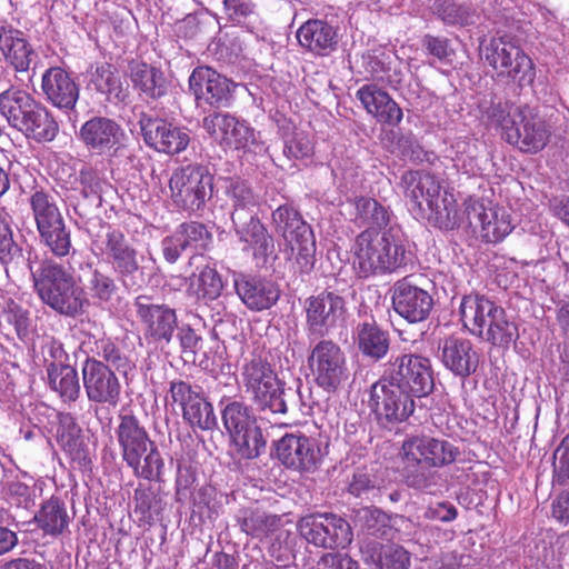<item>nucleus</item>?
Returning <instances> with one entry per match:
<instances>
[{
  "mask_svg": "<svg viewBox=\"0 0 569 569\" xmlns=\"http://www.w3.org/2000/svg\"><path fill=\"white\" fill-rule=\"evenodd\" d=\"M79 177L81 194L84 200L88 201V204L82 206L79 203L78 206H74V210L80 216H86L89 213L90 208H99L102 206L104 196L112 190V187L106 180L100 179L97 173L91 170H81Z\"/></svg>",
  "mask_w": 569,
  "mask_h": 569,
  "instance_id": "obj_50",
  "label": "nucleus"
},
{
  "mask_svg": "<svg viewBox=\"0 0 569 569\" xmlns=\"http://www.w3.org/2000/svg\"><path fill=\"white\" fill-rule=\"evenodd\" d=\"M224 192L231 201V218L239 217L242 213H253L260 203L259 196L252 190L251 186L238 177L226 179Z\"/></svg>",
  "mask_w": 569,
  "mask_h": 569,
  "instance_id": "obj_44",
  "label": "nucleus"
},
{
  "mask_svg": "<svg viewBox=\"0 0 569 569\" xmlns=\"http://www.w3.org/2000/svg\"><path fill=\"white\" fill-rule=\"evenodd\" d=\"M28 202L38 231L63 220L62 213L51 193L43 190H34L30 194Z\"/></svg>",
  "mask_w": 569,
  "mask_h": 569,
  "instance_id": "obj_51",
  "label": "nucleus"
},
{
  "mask_svg": "<svg viewBox=\"0 0 569 569\" xmlns=\"http://www.w3.org/2000/svg\"><path fill=\"white\" fill-rule=\"evenodd\" d=\"M276 456L287 468L315 471L322 458L316 439L302 433H287L276 443Z\"/></svg>",
  "mask_w": 569,
  "mask_h": 569,
  "instance_id": "obj_20",
  "label": "nucleus"
},
{
  "mask_svg": "<svg viewBox=\"0 0 569 569\" xmlns=\"http://www.w3.org/2000/svg\"><path fill=\"white\" fill-rule=\"evenodd\" d=\"M94 353L101 361L123 377H127L134 368V365L124 352L108 338L96 341Z\"/></svg>",
  "mask_w": 569,
  "mask_h": 569,
  "instance_id": "obj_58",
  "label": "nucleus"
},
{
  "mask_svg": "<svg viewBox=\"0 0 569 569\" xmlns=\"http://www.w3.org/2000/svg\"><path fill=\"white\" fill-rule=\"evenodd\" d=\"M368 403L379 426L387 429L407 421L416 410L415 397L383 376L371 385Z\"/></svg>",
  "mask_w": 569,
  "mask_h": 569,
  "instance_id": "obj_12",
  "label": "nucleus"
},
{
  "mask_svg": "<svg viewBox=\"0 0 569 569\" xmlns=\"http://www.w3.org/2000/svg\"><path fill=\"white\" fill-rule=\"evenodd\" d=\"M237 523L241 531L252 538L263 539L273 532L280 522V518L268 513L261 508H242L236 515Z\"/></svg>",
  "mask_w": 569,
  "mask_h": 569,
  "instance_id": "obj_42",
  "label": "nucleus"
},
{
  "mask_svg": "<svg viewBox=\"0 0 569 569\" xmlns=\"http://www.w3.org/2000/svg\"><path fill=\"white\" fill-rule=\"evenodd\" d=\"M189 87L197 102L211 107L226 108L233 100L234 83L210 67L196 68L190 78Z\"/></svg>",
  "mask_w": 569,
  "mask_h": 569,
  "instance_id": "obj_21",
  "label": "nucleus"
},
{
  "mask_svg": "<svg viewBox=\"0 0 569 569\" xmlns=\"http://www.w3.org/2000/svg\"><path fill=\"white\" fill-rule=\"evenodd\" d=\"M519 338L518 327L506 310L499 311L491 329H487L483 340L495 347L509 348Z\"/></svg>",
  "mask_w": 569,
  "mask_h": 569,
  "instance_id": "obj_59",
  "label": "nucleus"
},
{
  "mask_svg": "<svg viewBox=\"0 0 569 569\" xmlns=\"http://www.w3.org/2000/svg\"><path fill=\"white\" fill-rule=\"evenodd\" d=\"M401 451L411 460L417 457L429 467L441 468L453 463L460 456V450L453 443L445 439L428 436L408 437L401 447Z\"/></svg>",
  "mask_w": 569,
  "mask_h": 569,
  "instance_id": "obj_25",
  "label": "nucleus"
},
{
  "mask_svg": "<svg viewBox=\"0 0 569 569\" xmlns=\"http://www.w3.org/2000/svg\"><path fill=\"white\" fill-rule=\"evenodd\" d=\"M89 77V84L93 86L98 92L107 94L109 100L113 99L118 102L126 100L127 90L123 89L121 80L111 64L91 66Z\"/></svg>",
  "mask_w": 569,
  "mask_h": 569,
  "instance_id": "obj_47",
  "label": "nucleus"
},
{
  "mask_svg": "<svg viewBox=\"0 0 569 569\" xmlns=\"http://www.w3.org/2000/svg\"><path fill=\"white\" fill-rule=\"evenodd\" d=\"M138 123L146 144L158 152L177 154L186 150L190 142L188 129L166 119L142 112Z\"/></svg>",
  "mask_w": 569,
  "mask_h": 569,
  "instance_id": "obj_19",
  "label": "nucleus"
},
{
  "mask_svg": "<svg viewBox=\"0 0 569 569\" xmlns=\"http://www.w3.org/2000/svg\"><path fill=\"white\" fill-rule=\"evenodd\" d=\"M352 267L359 278L393 273L411 261L400 226H390L381 233L367 228L355 239Z\"/></svg>",
  "mask_w": 569,
  "mask_h": 569,
  "instance_id": "obj_1",
  "label": "nucleus"
},
{
  "mask_svg": "<svg viewBox=\"0 0 569 569\" xmlns=\"http://www.w3.org/2000/svg\"><path fill=\"white\" fill-rule=\"evenodd\" d=\"M355 339L359 351L373 361L383 359L390 347V337L372 318L359 322Z\"/></svg>",
  "mask_w": 569,
  "mask_h": 569,
  "instance_id": "obj_40",
  "label": "nucleus"
},
{
  "mask_svg": "<svg viewBox=\"0 0 569 569\" xmlns=\"http://www.w3.org/2000/svg\"><path fill=\"white\" fill-rule=\"evenodd\" d=\"M422 48L429 56L440 61H448L455 54L450 40L441 36L425 34L421 40Z\"/></svg>",
  "mask_w": 569,
  "mask_h": 569,
  "instance_id": "obj_64",
  "label": "nucleus"
},
{
  "mask_svg": "<svg viewBox=\"0 0 569 569\" xmlns=\"http://www.w3.org/2000/svg\"><path fill=\"white\" fill-rule=\"evenodd\" d=\"M169 189L176 207L189 213H197L212 196L213 177L203 164H187L173 171Z\"/></svg>",
  "mask_w": 569,
  "mask_h": 569,
  "instance_id": "obj_9",
  "label": "nucleus"
},
{
  "mask_svg": "<svg viewBox=\"0 0 569 569\" xmlns=\"http://www.w3.org/2000/svg\"><path fill=\"white\" fill-rule=\"evenodd\" d=\"M183 420L192 428L201 430H213L218 428V419L214 415L212 403L204 393L193 401L182 413Z\"/></svg>",
  "mask_w": 569,
  "mask_h": 569,
  "instance_id": "obj_56",
  "label": "nucleus"
},
{
  "mask_svg": "<svg viewBox=\"0 0 569 569\" xmlns=\"http://www.w3.org/2000/svg\"><path fill=\"white\" fill-rule=\"evenodd\" d=\"M203 260L204 256L201 253H194L189 259L188 264L190 267L196 266L198 269L201 267L199 274L192 272L188 278L190 289L194 287V296L198 302L208 307L213 305L212 309L216 310V313L212 317H217L216 322H221L227 313L224 302L219 300L223 290V282L216 268L200 264Z\"/></svg>",
  "mask_w": 569,
  "mask_h": 569,
  "instance_id": "obj_23",
  "label": "nucleus"
},
{
  "mask_svg": "<svg viewBox=\"0 0 569 569\" xmlns=\"http://www.w3.org/2000/svg\"><path fill=\"white\" fill-rule=\"evenodd\" d=\"M133 307L146 339L154 343L169 345L178 329V317L173 308L156 303L149 296H138Z\"/></svg>",
  "mask_w": 569,
  "mask_h": 569,
  "instance_id": "obj_17",
  "label": "nucleus"
},
{
  "mask_svg": "<svg viewBox=\"0 0 569 569\" xmlns=\"http://www.w3.org/2000/svg\"><path fill=\"white\" fill-rule=\"evenodd\" d=\"M44 99L53 107L70 111L79 99V87L69 73L60 67H51L41 78Z\"/></svg>",
  "mask_w": 569,
  "mask_h": 569,
  "instance_id": "obj_30",
  "label": "nucleus"
},
{
  "mask_svg": "<svg viewBox=\"0 0 569 569\" xmlns=\"http://www.w3.org/2000/svg\"><path fill=\"white\" fill-rule=\"evenodd\" d=\"M50 388L56 391L62 401L74 402L80 397V379L72 366L47 367Z\"/></svg>",
  "mask_w": 569,
  "mask_h": 569,
  "instance_id": "obj_46",
  "label": "nucleus"
},
{
  "mask_svg": "<svg viewBox=\"0 0 569 569\" xmlns=\"http://www.w3.org/2000/svg\"><path fill=\"white\" fill-rule=\"evenodd\" d=\"M308 362L318 387L335 393L348 379L346 355L331 339L319 340L311 349Z\"/></svg>",
  "mask_w": 569,
  "mask_h": 569,
  "instance_id": "obj_14",
  "label": "nucleus"
},
{
  "mask_svg": "<svg viewBox=\"0 0 569 569\" xmlns=\"http://www.w3.org/2000/svg\"><path fill=\"white\" fill-rule=\"evenodd\" d=\"M392 306L395 311L411 323L425 321L432 308L431 295L413 283L410 277L398 280L392 289Z\"/></svg>",
  "mask_w": 569,
  "mask_h": 569,
  "instance_id": "obj_22",
  "label": "nucleus"
},
{
  "mask_svg": "<svg viewBox=\"0 0 569 569\" xmlns=\"http://www.w3.org/2000/svg\"><path fill=\"white\" fill-rule=\"evenodd\" d=\"M401 186L415 216H425V211L428 210L425 206L432 203V200L443 192L438 179L423 170L405 172Z\"/></svg>",
  "mask_w": 569,
  "mask_h": 569,
  "instance_id": "obj_32",
  "label": "nucleus"
},
{
  "mask_svg": "<svg viewBox=\"0 0 569 569\" xmlns=\"http://www.w3.org/2000/svg\"><path fill=\"white\" fill-rule=\"evenodd\" d=\"M478 230L486 242L501 241L512 230L509 214L499 208H489V212Z\"/></svg>",
  "mask_w": 569,
  "mask_h": 569,
  "instance_id": "obj_60",
  "label": "nucleus"
},
{
  "mask_svg": "<svg viewBox=\"0 0 569 569\" xmlns=\"http://www.w3.org/2000/svg\"><path fill=\"white\" fill-rule=\"evenodd\" d=\"M502 310V307L483 296H465L459 306L463 326L482 340L487 329H491L496 316Z\"/></svg>",
  "mask_w": 569,
  "mask_h": 569,
  "instance_id": "obj_31",
  "label": "nucleus"
},
{
  "mask_svg": "<svg viewBox=\"0 0 569 569\" xmlns=\"http://www.w3.org/2000/svg\"><path fill=\"white\" fill-rule=\"evenodd\" d=\"M202 127L223 148L256 152L260 147L254 129L230 113H210L203 118Z\"/></svg>",
  "mask_w": 569,
  "mask_h": 569,
  "instance_id": "obj_16",
  "label": "nucleus"
},
{
  "mask_svg": "<svg viewBox=\"0 0 569 569\" xmlns=\"http://www.w3.org/2000/svg\"><path fill=\"white\" fill-rule=\"evenodd\" d=\"M88 267L90 268V273L86 282L88 295L99 305L111 302L119 292L116 278L107 270L92 267V263H88Z\"/></svg>",
  "mask_w": 569,
  "mask_h": 569,
  "instance_id": "obj_49",
  "label": "nucleus"
},
{
  "mask_svg": "<svg viewBox=\"0 0 569 569\" xmlns=\"http://www.w3.org/2000/svg\"><path fill=\"white\" fill-rule=\"evenodd\" d=\"M92 251L104 257L121 284L128 290H138L143 283V271L139 252L126 234L109 223L99 220L89 229Z\"/></svg>",
  "mask_w": 569,
  "mask_h": 569,
  "instance_id": "obj_5",
  "label": "nucleus"
},
{
  "mask_svg": "<svg viewBox=\"0 0 569 569\" xmlns=\"http://www.w3.org/2000/svg\"><path fill=\"white\" fill-rule=\"evenodd\" d=\"M353 204L356 210L355 222L359 226H371L372 229H383V231L390 226H398L392 223L393 213L390 208L385 207L373 198L358 197Z\"/></svg>",
  "mask_w": 569,
  "mask_h": 569,
  "instance_id": "obj_43",
  "label": "nucleus"
},
{
  "mask_svg": "<svg viewBox=\"0 0 569 569\" xmlns=\"http://www.w3.org/2000/svg\"><path fill=\"white\" fill-rule=\"evenodd\" d=\"M130 79L140 96L158 100L168 93L170 81L159 68L146 62L130 64Z\"/></svg>",
  "mask_w": 569,
  "mask_h": 569,
  "instance_id": "obj_38",
  "label": "nucleus"
},
{
  "mask_svg": "<svg viewBox=\"0 0 569 569\" xmlns=\"http://www.w3.org/2000/svg\"><path fill=\"white\" fill-rule=\"evenodd\" d=\"M231 221L238 240L243 243V250H250L258 262L267 263L274 253V240L257 212L232 217Z\"/></svg>",
  "mask_w": 569,
  "mask_h": 569,
  "instance_id": "obj_24",
  "label": "nucleus"
},
{
  "mask_svg": "<svg viewBox=\"0 0 569 569\" xmlns=\"http://www.w3.org/2000/svg\"><path fill=\"white\" fill-rule=\"evenodd\" d=\"M382 376L415 398H425L435 388L430 360L417 353L392 356Z\"/></svg>",
  "mask_w": 569,
  "mask_h": 569,
  "instance_id": "obj_13",
  "label": "nucleus"
},
{
  "mask_svg": "<svg viewBox=\"0 0 569 569\" xmlns=\"http://www.w3.org/2000/svg\"><path fill=\"white\" fill-rule=\"evenodd\" d=\"M169 393L172 402L178 405L183 413L184 410L203 393V391L200 386L191 385L182 379H172L169 382Z\"/></svg>",
  "mask_w": 569,
  "mask_h": 569,
  "instance_id": "obj_62",
  "label": "nucleus"
},
{
  "mask_svg": "<svg viewBox=\"0 0 569 569\" xmlns=\"http://www.w3.org/2000/svg\"><path fill=\"white\" fill-rule=\"evenodd\" d=\"M136 477L149 481H163L164 460L156 443L147 447L144 453H139L127 462Z\"/></svg>",
  "mask_w": 569,
  "mask_h": 569,
  "instance_id": "obj_48",
  "label": "nucleus"
},
{
  "mask_svg": "<svg viewBox=\"0 0 569 569\" xmlns=\"http://www.w3.org/2000/svg\"><path fill=\"white\" fill-rule=\"evenodd\" d=\"M177 338L180 342L184 361H194L202 347V338L189 325L178 327Z\"/></svg>",
  "mask_w": 569,
  "mask_h": 569,
  "instance_id": "obj_63",
  "label": "nucleus"
},
{
  "mask_svg": "<svg viewBox=\"0 0 569 569\" xmlns=\"http://www.w3.org/2000/svg\"><path fill=\"white\" fill-rule=\"evenodd\" d=\"M0 263L8 278L24 277L30 269V257L14 241L11 218L3 209H0Z\"/></svg>",
  "mask_w": 569,
  "mask_h": 569,
  "instance_id": "obj_35",
  "label": "nucleus"
},
{
  "mask_svg": "<svg viewBox=\"0 0 569 569\" xmlns=\"http://www.w3.org/2000/svg\"><path fill=\"white\" fill-rule=\"evenodd\" d=\"M440 360L456 377L466 379L473 375L480 362V355L466 338L449 336L439 341Z\"/></svg>",
  "mask_w": 569,
  "mask_h": 569,
  "instance_id": "obj_26",
  "label": "nucleus"
},
{
  "mask_svg": "<svg viewBox=\"0 0 569 569\" xmlns=\"http://www.w3.org/2000/svg\"><path fill=\"white\" fill-rule=\"evenodd\" d=\"M306 330L309 337L325 338L343 327L346 320L345 299L332 292L323 291L309 297L303 305Z\"/></svg>",
  "mask_w": 569,
  "mask_h": 569,
  "instance_id": "obj_15",
  "label": "nucleus"
},
{
  "mask_svg": "<svg viewBox=\"0 0 569 569\" xmlns=\"http://www.w3.org/2000/svg\"><path fill=\"white\" fill-rule=\"evenodd\" d=\"M33 520L46 535L57 537L68 529L71 518L64 503L59 498H51L42 503Z\"/></svg>",
  "mask_w": 569,
  "mask_h": 569,
  "instance_id": "obj_45",
  "label": "nucleus"
},
{
  "mask_svg": "<svg viewBox=\"0 0 569 569\" xmlns=\"http://www.w3.org/2000/svg\"><path fill=\"white\" fill-rule=\"evenodd\" d=\"M403 460V478L406 483L418 490H427L436 486L437 473L429 466L420 460H411L401 451Z\"/></svg>",
  "mask_w": 569,
  "mask_h": 569,
  "instance_id": "obj_57",
  "label": "nucleus"
},
{
  "mask_svg": "<svg viewBox=\"0 0 569 569\" xmlns=\"http://www.w3.org/2000/svg\"><path fill=\"white\" fill-rule=\"evenodd\" d=\"M41 243L57 258L67 257L71 249V232L67 228L64 219L52 226L39 230Z\"/></svg>",
  "mask_w": 569,
  "mask_h": 569,
  "instance_id": "obj_53",
  "label": "nucleus"
},
{
  "mask_svg": "<svg viewBox=\"0 0 569 569\" xmlns=\"http://www.w3.org/2000/svg\"><path fill=\"white\" fill-rule=\"evenodd\" d=\"M81 428L76 418L69 412H60L56 415V440L58 445L68 453L76 455L79 452L81 445Z\"/></svg>",
  "mask_w": 569,
  "mask_h": 569,
  "instance_id": "obj_52",
  "label": "nucleus"
},
{
  "mask_svg": "<svg viewBox=\"0 0 569 569\" xmlns=\"http://www.w3.org/2000/svg\"><path fill=\"white\" fill-rule=\"evenodd\" d=\"M133 500L136 512L140 513L144 521H153L154 517L162 511L161 498L151 488L138 486L134 489Z\"/></svg>",
  "mask_w": 569,
  "mask_h": 569,
  "instance_id": "obj_61",
  "label": "nucleus"
},
{
  "mask_svg": "<svg viewBox=\"0 0 569 569\" xmlns=\"http://www.w3.org/2000/svg\"><path fill=\"white\" fill-rule=\"evenodd\" d=\"M297 530L307 543L326 550L345 549L353 540L348 520L333 512L308 513L298 520Z\"/></svg>",
  "mask_w": 569,
  "mask_h": 569,
  "instance_id": "obj_10",
  "label": "nucleus"
},
{
  "mask_svg": "<svg viewBox=\"0 0 569 569\" xmlns=\"http://www.w3.org/2000/svg\"><path fill=\"white\" fill-rule=\"evenodd\" d=\"M82 383L90 402L117 407L121 383L114 370L103 361L87 357L81 367Z\"/></svg>",
  "mask_w": 569,
  "mask_h": 569,
  "instance_id": "obj_18",
  "label": "nucleus"
},
{
  "mask_svg": "<svg viewBox=\"0 0 569 569\" xmlns=\"http://www.w3.org/2000/svg\"><path fill=\"white\" fill-rule=\"evenodd\" d=\"M482 117L489 126L500 131L507 143L522 152L541 151L551 137V127L536 108L529 106L492 101L489 107L483 108Z\"/></svg>",
  "mask_w": 569,
  "mask_h": 569,
  "instance_id": "obj_2",
  "label": "nucleus"
},
{
  "mask_svg": "<svg viewBox=\"0 0 569 569\" xmlns=\"http://www.w3.org/2000/svg\"><path fill=\"white\" fill-rule=\"evenodd\" d=\"M211 241L212 234L203 223L183 222L176 228L172 234L162 239L161 251L167 262L174 263L187 249L202 250Z\"/></svg>",
  "mask_w": 569,
  "mask_h": 569,
  "instance_id": "obj_27",
  "label": "nucleus"
},
{
  "mask_svg": "<svg viewBox=\"0 0 569 569\" xmlns=\"http://www.w3.org/2000/svg\"><path fill=\"white\" fill-rule=\"evenodd\" d=\"M366 563L373 569H408L410 567V553L396 543H380L368 541L361 548Z\"/></svg>",
  "mask_w": 569,
  "mask_h": 569,
  "instance_id": "obj_39",
  "label": "nucleus"
},
{
  "mask_svg": "<svg viewBox=\"0 0 569 569\" xmlns=\"http://www.w3.org/2000/svg\"><path fill=\"white\" fill-rule=\"evenodd\" d=\"M356 97L360 100L366 111L378 122L388 126H398L403 117L399 104L377 84H363L360 87Z\"/></svg>",
  "mask_w": 569,
  "mask_h": 569,
  "instance_id": "obj_34",
  "label": "nucleus"
},
{
  "mask_svg": "<svg viewBox=\"0 0 569 569\" xmlns=\"http://www.w3.org/2000/svg\"><path fill=\"white\" fill-rule=\"evenodd\" d=\"M116 436L121 449V456L127 463L139 453H144L146 448L154 443L146 428L133 415H120L119 425L116 429Z\"/></svg>",
  "mask_w": 569,
  "mask_h": 569,
  "instance_id": "obj_36",
  "label": "nucleus"
},
{
  "mask_svg": "<svg viewBox=\"0 0 569 569\" xmlns=\"http://www.w3.org/2000/svg\"><path fill=\"white\" fill-rule=\"evenodd\" d=\"M428 210L425 216H416L426 219L429 224L440 230H453L463 223V218L457 209V201L453 194L446 190L432 200V203L425 206Z\"/></svg>",
  "mask_w": 569,
  "mask_h": 569,
  "instance_id": "obj_41",
  "label": "nucleus"
},
{
  "mask_svg": "<svg viewBox=\"0 0 569 569\" xmlns=\"http://www.w3.org/2000/svg\"><path fill=\"white\" fill-rule=\"evenodd\" d=\"M430 9L447 26L473 23L471 9L456 0H431Z\"/></svg>",
  "mask_w": 569,
  "mask_h": 569,
  "instance_id": "obj_54",
  "label": "nucleus"
},
{
  "mask_svg": "<svg viewBox=\"0 0 569 569\" xmlns=\"http://www.w3.org/2000/svg\"><path fill=\"white\" fill-rule=\"evenodd\" d=\"M28 272L40 301L56 313L77 318L86 312L89 306L86 291L63 264L44 259L36 269L30 264Z\"/></svg>",
  "mask_w": 569,
  "mask_h": 569,
  "instance_id": "obj_3",
  "label": "nucleus"
},
{
  "mask_svg": "<svg viewBox=\"0 0 569 569\" xmlns=\"http://www.w3.org/2000/svg\"><path fill=\"white\" fill-rule=\"evenodd\" d=\"M0 52L17 72H27L38 57L26 34L10 24L0 26Z\"/></svg>",
  "mask_w": 569,
  "mask_h": 569,
  "instance_id": "obj_33",
  "label": "nucleus"
},
{
  "mask_svg": "<svg viewBox=\"0 0 569 569\" xmlns=\"http://www.w3.org/2000/svg\"><path fill=\"white\" fill-rule=\"evenodd\" d=\"M233 286L240 300L251 311L270 309L280 298L279 286L259 276L240 273L234 277Z\"/></svg>",
  "mask_w": 569,
  "mask_h": 569,
  "instance_id": "obj_28",
  "label": "nucleus"
},
{
  "mask_svg": "<svg viewBox=\"0 0 569 569\" xmlns=\"http://www.w3.org/2000/svg\"><path fill=\"white\" fill-rule=\"evenodd\" d=\"M0 114L11 128L37 142H50L59 131L50 111L28 91L16 86L0 92Z\"/></svg>",
  "mask_w": 569,
  "mask_h": 569,
  "instance_id": "obj_4",
  "label": "nucleus"
},
{
  "mask_svg": "<svg viewBox=\"0 0 569 569\" xmlns=\"http://www.w3.org/2000/svg\"><path fill=\"white\" fill-rule=\"evenodd\" d=\"M124 131L114 120L107 117H93L80 128L79 139L91 152L104 154L121 143Z\"/></svg>",
  "mask_w": 569,
  "mask_h": 569,
  "instance_id": "obj_29",
  "label": "nucleus"
},
{
  "mask_svg": "<svg viewBox=\"0 0 569 569\" xmlns=\"http://www.w3.org/2000/svg\"><path fill=\"white\" fill-rule=\"evenodd\" d=\"M221 420L237 453L242 459H254L266 447L261 428L251 408L242 401H228L221 408Z\"/></svg>",
  "mask_w": 569,
  "mask_h": 569,
  "instance_id": "obj_7",
  "label": "nucleus"
},
{
  "mask_svg": "<svg viewBox=\"0 0 569 569\" xmlns=\"http://www.w3.org/2000/svg\"><path fill=\"white\" fill-rule=\"evenodd\" d=\"M486 62L499 76L508 77L520 87L531 86L536 78L532 60L507 36L490 39L482 49Z\"/></svg>",
  "mask_w": 569,
  "mask_h": 569,
  "instance_id": "obj_11",
  "label": "nucleus"
},
{
  "mask_svg": "<svg viewBox=\"0 0 569 569\" xmlns=\"http://www.w3.org/2000/svg\"><path fill=\"white\" fill-rule=\"evenodd\" d=\"M274 231L280 234L302 272H309L315 264L316 239L311 227L300 212L290 204H281L271 214Z\"/></svg>",
  "mask_w": 569,
  "mask_h": 569,
  "instance_id": "obj_8",
  "label": "nucleus"
},
{
  "mask_svg": "<svg viewBox=\"0 0 569 569\" xmlns=\"http://www.w3.org/2000/svg\"><path fill=\"white\" fill-rule=\"evenodd\" d=\"M246 391L250 393L256 408L261 412L281 413L288 411L287 391L267 359L253 355L242 369Z\"/></svg>",
  "mask_w": 569,
  "mask_h": 569,
  "instance_id": "obj_6",
  "label": "nucleus"
},
{
  "mask_svg": "<svg viewBox=\"0 0 569 569\" xmlns=\"http://www.w3.org/2000/svg\"><path fill=\"white\" fill-rule=\"evenodd\" d=\"M183 420L192 428L201 430H213L218 428V419L214 415L212 403L204 393L193 401L182 413Z\"/></svg>",
  "mask_w": 569,
  "mask_h": 569,
  "instance_id": "obj_55",
  "label": "nucleus"
},
{
  "mask_svg": "<svg viewBox=\"0 0 569 569\" xmlns=\"http://www.w3.org/2000/svg\"><path fill=\"white\" fill-rule=\"evenodd\" d=\"M297 39L301 47L319 56L329 54L338 44L336 29L327 21L319 19L306 21L298 29Z\"/></svg>",
  "mask_w": 569,
  "mask_h": 569,
  "instance_id": "obj_37",
  "label": "nucleus"
}]
</instances>
